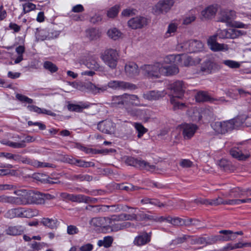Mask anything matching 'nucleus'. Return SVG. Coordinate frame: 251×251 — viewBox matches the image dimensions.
I'll return each instance as SVG.
<instances>
[{
	"mask_svg": "<svg viewBox=\"0 0 251 251\" xmlns=\"http://www.w3.org/2000/svg\"><path fill=\"white\" fill-rule=\"evenodd\" d=\"M185 86L182 81L177 80L169 86L174 96H171L170 102L173 105V109L174 111L177 109H183L186 107L185 103L180 102L177 100L176 98L181 99L185 90Z\"/></svg>",
	"mask_w": 251,
	"mask_h": 251,
	"instance_id": "f257e3e1",
	"label": "nucleus"
},
{
	"mask_svg": "<svg viewBox=\"0 0 251 251\" xmlns=\"http://www.w3.org/2000/svg\"><path fill=\"white\" fill-rule=\"evenodd\" d=\"M14 193L20 197H19L18 204L33 203L41 204L44 203L42 194L39 192L21 189L15 191Z\"/></svg>",
	"mask_w": 251,
	"mask_h": 251,
	"instance_id": "f03ea898",
	"label": "nucleus"
},
{
	"mask_svg": "<svg viewBox=\"0 0 251 251\" xmlns=\"http://www.w3.org/2000/svg\"><path fill=\"white\" fill-rule=\"evenodd\" d=\"M119 54L116 50L109 49L101 54L100 58L112 69H115L119 59Z\"/></svg>",
	"mask_w": 251,
	"mask_h": 251,
	"instance_id": "7ed1b4c3",
	"label": "nucleus"
},
{
	"mask_svg": "<svg viewBox=\"0 0 251 251\" xmlns=\"http://www.w3.org/2000/svg\"><path fill=\"white\" fill-rule=\"evenodd\" d=\"M162 64L157 62L151 65H144L141 70L144 75L150 78H159L162 75Z\"/></svg>",
	"mask_w": 251,
	"mask_h": 251,
	"instance_id": "20e7f679",
	"label": "nucleus"
},
{
	"mask_svg": "<svg viewBox=\"0 0 251 251\" xmlns=\"http://www.w3.org/2000/svg\"><path fill=\"white\" fill-rule=\"evenodd\" d=\"M235 12L232 10H224L221 12L219 22L225 23L227 25L235 26L237 28H244L245 25L241 23L233 22L235 17Z\"/></svg>",
	"mask_w": 251,
	"mask_h": 251,
	"instance_id": "39448f33",
	"label": "nucleus"
},
{
	"mask_svg": "<svg viewBox=\"0 0 251 251\" xmlns=\"http://www.w3.org/2000/svg\"><path fill=\"white\" fill-rule=\"evenodd\" d=\"M69 84L72 86L74 88L80 91H85L86 90H89L92 93L96 94L100 92H103L106 90V86L98 87L91 82L82 83L75 82H69Z\"/></svg>",
	"mask_w": 251,
	"mask_h": 251,
	"instance_id": "423d86ee",
	"label": "nucleus"
},
{
	"mask_svg": "<svg viewBox=\"0 0 251 251\" xmlns=\"http://www.w3.org/2000/svg\"><path fill=\"white\" fill-rule=\"evenodd\" d=\"M125 162L129 166H132L140 170H145L148 171H153L155 169V166L142 159L135 158L131 156L126 157Z\"/></svg>",
	"mask_w": 251,
	"mask_h": 251,
	"instance_id": "0eeeda50",
	"label": "nucleus"
},
{
	"mask_svg": "<svg viewBox=\"0 0 251 251\" xmlns=\"http://www.w3.org/2000/svg\"><path fill=\"white\" fill-rule=\"evenodd\" d=\"M12 159L17 162H22L24 163L31 165L37 168L53 167V165L52 164L41 162L35 160H31L27 158L23 157L18 154H13Z\"/></svg>",
	"mask_w": 251,
	"mask_h": 251,
	"instance_id": "6e6552de",
	"label": "nucleus"
},
{
	"mask_svg": "<svg viewBox=\"0 0 251 251\" xmlns=\"http://www.w3.org/2000/svg\"><path fill=\"white\" fill-rule=\"evenodd\" d=\"M174 3V0H163L159 1L153 8L156 15L166 13L170 10Z\"/></svg>",
	"mask_w": 251,
	"mask_h": 251,
	"instance_id": "1a4fd4ad",
	"label": "nucleus"
},
{
	"mask_svg": "<svg viewBox=\"0 0 251 251\" xmlns=\"http://www.w3.org/2000/svg\"><path fill=\"white\" fill-rule=\"evenodd\" d=\"M240 34V31L232 28L228 29H218L216 34L213 36L219 37L220 39H234L238 37Z\"/></svg>",
	"mask_w": 251,
	"mask_h": 251,
	"instance_id": "9d476101",
	"label": "nucleus"
},
{
	"mask_svg": "<svg viewBox=\"0 0 251 251\" xmlns=\"http://www.w3.org/2000/svg\"><path fill=\"white\" fill-rule=\"evenodd\" d=\"M207 44L210 50L214 51H226L228 50V46L217 42L216 36H210L207 40Z\"/></svg>",
	"mask_w": 251,
	"mask_h": 251,
	"instance_id": "9b49d317",
	"label": "nucleus"
},
{
	"mask_svg": "<svg viewBox=\"0 0 251 251\" xmlns=\"http://www.w3.org/2000/svg\"><path fill=\"white\" fill-rule=\"evenodd\" d=\"M183 47L187 52H194L202 50L203 48V44L200 41L191 40L186 42Z\"/></svg>",
	"mask_w": 251,
	"mask_h": 251,
	"instance_id": "f8f14e48",
	"label": "nucleus"
},
{
	"mask_svg": "<svg viewBox=\"0 0 251 251\" xmlns=\"http://www.w3.org/2000/svg\"><path fill=\"white\" fill-rule=\"evenodd\" d=\"M212 126L215 132L219 134H225L232 130L231 124L229 123L228 120L223 122H215Z\"/></svg>",
	"mask_w": 251,
	"mask_h": 251,
	"instance_id": "ddd939ff",
	"label": "nucleus"
},
{
	"mask_svg": "<svg viewBox=\"0 0 251 251\" xmlns=\"http://www.w3.org/2000/svg\"><path fill=\"white\" fill-rule=\"evenodd\" d=\"M147 19L142 16H137L128 21V25L133 29L142 28L147 25Z\"/></svg>",
	"mask_w": 251,
	"mask_h": 251,
	"instance_id": "4468645a",
	"label": "nucleus"
},
{
	"mask_svg": "<svg viewBox=\"0 0 251 251\" xmlns=\"http://www.w3.org/2000/svg\"><path fill=\"white\" fill-rule=\"evenodd\" d=\"M115 127V124L110 120L100 122L98 125V129L100 131L106 134L114 133Z\"/></svg>",
	"mask_w": 251,
	"mask_h": 251,
	"instance_id": "2eb2a0df",
	"label": "nucleus"
},
{
	"mask_svg": "<svg viewBox=\"0 0 251 251\" xmlns=\"http://www.w3.org/2000/svg\"><path fill=\"white\" fill-rule=\"evenodd\" d=\"M182 135L185 140L191 139L194 135L198 127L194 124H185L182 125Z\"/></svg>",
	"mask_w": 251,
	"mask_h": 251,
	"instance_id": "dca6fc26",
	"label": "nucleus"
},
{
	"mask_svg": "<svg viewBox=\"0 0 251 251\" xmlns=\"http://www.w3.org/2000/svg\"><path fill=\"white\" fill-rule=\"evenodd\" d=\"M114 216L111 218L108 217L94 218L90 221V224L97 227H105L109 224H112Z\"/></svg>",
	"mask_w": 251,
	"mask_h": 251,
	"instance_id": "f3484780",
	"label": "nucleus"
},
{
	"mask_svg": "<svg viewBox=\"0 0 251 251\" xmlns=\"http://www.w3.org/2000/svg\"><path fill=\"white\" fill-rule=\"evenodd\" d=\"M125 107L129 105L141 106L140 99L137 95L124 93Z\"/></svg>",
	"mask_w": 251,
	"mask_h": 251,
	"instance_id": "a211bd4d",
	"label": "nucleus"
},
{
	"mask_svg": "<svg viewBox=\"0 0 251 251\" xmlns=\"http://www.w3.org/2000/svg\"><path fill=\"white\" fill-rule=\"evenodd\" d=\"M166 93L164 91H150L143 95V97L149 100H156L165 96Z\"/></svg>",
	"mask_w": 251,
	"mask_h": 251,
	"instance_id": "6ab92c4d",
	"label": "nucleus"
},
{
	"mask_svg": "<svg viewBox=\"0 0 251 251\" xmlns=\"http://www.w3.org/2000/svg\"><path fill=\"white\" fill-rule=\"evenodd\" d=\"M151 241V235L147 232H143L136 236L134 241L133 244L137 246L145 245Z\"/></svg>",
	"mask_w": 251,
	"mask_h": 251,
	"instance_id": "aec40b11",
	"label": "nucleus"
},
{
	"mask_svg": "<svg viewBox=\"0 0 251 251\" xmlns=\"http://www.w3.org/2000/svg\"><path fill=\"white\" fill-rule=\"evenodd\" d=\"M125 72L127 75L133 77L137 75L139 73L138 66L134 62H129L125 66Z\"/></svg>",
	"mask_w": 251,
	"mask_h": 251,
	"instance_id": "412c9836",
	"label": "nucleus"
},
{
	"mask_svg": "<svg viewBox=\"0 0 251 251\" xmlns=\"http://www.w3.org/2000/svg\"><path fill=\"white\" fill-rule=\"evenodd\" d=\"M217 11V8L214 5H210L201 12L202 19H210L213 18Z\"/></svg>",
	"mask_w": 251,
	"mask_h": 251,
	"instance_id": "4be33fe9",
	"label": "nucleus"
},
{
	"mask_svg": "<svg viewBox=\"0 0 251 251\" xmlns=\"http://www.w3.org/2000/svg\"><path fill=\"white\" fill-rule=\"evenodd\" d=\"M249 118L245 116H238L232 119L229 120V123L231 124L232 130L242 126L246 120Z\"/></svg>",
	"mask_w": 251,
	"mask_h": 251,
	"instance_id": "5701e85b",
	"label": "nucleus"
},
{
	"mask_svg": "<svg viewBox=\"0 0 251 251\" xmlns=\"http://www.w3.org/2000/svg\"><path fill=\"white\" fill-rule=\"evenodd\" d=\"M215 64L209 59H207L201 65L200 72L205 74H210L215 67Z\"/></svg>",
	"mask_w": 251,
	"mask_h": 251,
	"instance_id": "b1692460",
	"label": "nucleus"
},
{
	"mask_svg": "<svg viewBox=\"0 0 251 251\" xmlns=\"http://www.w3.org/2000/svg\"><path fill=\"white\" fill-rule=\"evenodd\" d=\"M230 154L233 158L240 161L245 160L250 156L249 153H243L238 148L231 149L230 151Z\"/></svg>",
	"mask_w": 251,
	"mask_h": 251,
	"instance_id": "393cba45",
	"label": "nucleus"
},
{
	"mask_svg": "<svg viewBox=\"0 0 251 251\" xmlns=\"http://www.w3.org/2000/svg\"><path fill=\"white\" fill-rule=\"evenodd\" d=\"M111 104L113 106L122 108L125 107L124 94L119 96H114L112 98Z\"/></svg>",
	"mask_w": 251,
	"mask_h": 251,
	"instance_id": "a878e982",
	"label": "nucleus"
},
{
	"mask_svg": "<svg viewBox=\"0 0 251 251\" xmlns=\"http://www.w3.org/2000/svg\"><path fill=\"white\" fill-rule=\"evenodd\" d=\"M162 75H172L177 74L179 72L178 67L176 65L165 67L162 65Z\"/></svg>",
	"mask_w": 251,
	"mask_h": 251,
	"instance_id": "bb28decb",
	"label": "nucleus"
},
{
	"mask_svg": "<svg viewBox=\"0 0 251 251\" xmlns=\"http://www.w3.org/2000/svg\"><path fill=\"white\" fill-rule=\"evenodd\" d=\"M136 86L130 82L124 81L117 80V90H135Z\"/></svg>",
	"mask_w": 251,
	"mask_h": 251,
	"instance_id": "cd10ccee",
	"label": "nucleus"
},
{
	"mask_svg": "<svg viewBox=\"0 0 251 251\" xmlns=\"http://www.w3.org/2000/svg\"><path fill=\"white\" fill-rule=\"evenodd\" d=\"M23 208L20 207L9 210L6 213V217L9 219L15 217H22Z\"/></svg>",
	"mask_w": 251,
	"mask_h": 251,
	"instance_id": "c85d7f7f",
	"label": "nucleus"
},
{
	"mask_svg": "<svg viewBox=\"0 0 251 251\" xmlns=\"http://www.w3.org/2000/svg\"><path fill=\"white\" fill-rule=\"evenodd\" d=\"M23 232L24 228L20 226H10L5 230L7 234L13 236L20 235Z\"/></svg>",
	"mask_w": 251,
	"mask_h": 251,
	"instance_id": "c756f323",
	"label": "nucleus"
},
{
	"mask_svg": "<svg viewBox=\"0 0 251 251\" xmlns=\"http://www.w3.org/2000/svg\"><path fill=\"white\" fill-rule=\"evenodd\" d=\"M137 216L135 214H127L123 213L119 216H114L113 220L114 221H124V220H137Z\"/></svg>",
	"mask_w": 251,
	"mask_h": 251,
	"instance_id": "7c9ffc66",
	"label": "nucleus"
},
{
	"mask_svg": "<svg viewBox=\"0 0 251 251\" xmlns=\"http://www.w3.org/2000/svg\"><path fill=\"white\" fill-rule=\"evenodd\" d=\"M219 233L224 234V236H223L222 238L223 241H227L234 240L237 237L235 232H233L232 231L229 230H222L219 231Z\"/></svg>",
	"mask_w": 251,
	"mask_h": 251,
	"instance_id": "2f4dec72",
	"label": "nucleus"
},
{
	"mask_svg": "<svg viewBox=\"0 0 251 251\" xmlns=\"http://www.w3.org/2000/svg\"><path fill=\"white\" fill-rule=\"evenodd\" d=\"M86 66L87 68L94 70H97L100 68V65L97 61L96 57L94 56L90 57L86 60Z\"/></svg>",
	"mask_w": 251,
	"mask_h": 251,
	"instance_id": "473e14b6",
	"label": "nucleus"
},
{
	"mask_svg": "<svg viewBox=\"0 0 251 251\" xmlns=\"http://www.w3.org/2000/svg\"><path fill=\"white\" fill-rule=\"evenodd\" d=\"M41 223L45 226H46L51 229L56 228L57 227L58 221L56 219L43 218Z\"/></svg>",
	"mask_w": 251,
	"mask_h": 251,
	"instance_id": "72a5a7b5",
	"label": "nucleus"
},
{
	"mask_svg": "<svg viewBox=\"0 0 251 251\" xmlns=\"http://www.w3.org/2000/svg\"><path fill=\"white\" fill-rule=\"evenodd\" d=\"M167 220L170 222L172 224L175 226H183L188 225L189 224V221L186 220V219H182L178 217L172 218L171 217H168Z\"/></svg>",
	"mask_w": 251,
	"mask_h": 251,
	"instance_id": "f704fd0d",
	"label": "nucleus"
},
{
	"mask_svg": "<svg viewBox=\"0 0 251 251\" xmlns=\"http://www.w3.org/2000/svg\"><path fill=\"white\" fill-rule=\"evenodd\" d=\"M112 222L111 230L113 231H117L122 230L126 228H128L131 226V224L130 222H126L122 223L113 224Z\"/></svg>",
	"mask_w": 251,
	"mask_h": 251,
	"instance_id": "c9c22d12",
	"label": "nucleus"
},
{
	"mask_svg": "<svg viewBox=\"0 0 251 251\" xmlns=\"http://www.w3.org/2000/svg\"><path fill=\"white\" fill-rule=\"evenodd\" d=\"M70 179L72 180H79L80 181H90L93 180V176L89 175H74L71 176L70 177Z\"/></svg>",
	"mask_w": 251,
	"mask_h": 251,
	"instance_id": "e433bc0d",
	"label": "nucleus"
},
{
	"mask_svg": "<svg viewBox=\"0 0 251 251\" xmlns=\"http://www.w3.org/2000/svg\"><path fill=\"white\" fill-rule=\"evenodd\" d=\"M219 165L225 171H233L235 169V167L231 164L230 162L225 159L220 161Z\"/></svg>",
	"mask_w": 251,
	"mask_h": 251,
	"instance_id": "4c0bfd02",
	"label": "nucleus"
},
{
	"mask_svg": "<svg viewBox=\"0 0 251 251\" xmlns=\"http://www.w3.org/2000/svg\"><path fill=\"white\" fill-rule=\"evenodd\" d=\"M195 99L198 102H204L210 100V96L205 92H199L195 96Z\"/></svg>",
	"mask_w": 251,
	"mask_h": 251,
	"instance_id": "58836bf2",
	"label": "nucleus"
},
{
	"mask_svg": "<svg viewBox=\"0 0 251 251\" xmlns=\"http://www.w3.org/2000/svg\"><path fill=\"white\" fill-rule=\"evenodd\" d=\"M19 197H8L5 195L0 196V202H7L18 204Z\"/></svg>",
	"mask_w": 251,
	"mask_h": 251,
	"instance_id": "ea45409f",
	"label": "nucleus"
},
{
	"mask_svg": "<svg viewBox=\"0 0 251 251\" xmlns=\"http://www.w3.org/2000/svg\"><path fill=\"white\" fill-rule=\"evenodd\" d=\"M107 35L110 38L116 40L121 36L122 33L117 28H113L107 31Z\"/></svg>",
	"mask_w": 251,
	"mask_h": 251,
	"instance_id": "a19ab883",
	"label": "nucleus"
},
{
	"mask_svg": "<svg viewBox=\"0 0 251 251\" xmlns=\"http://www.w3.org/2000/svg\"><path fill=\"white\" fill-rule=\"evenodd\" d=\"M43 67L46 70H48L51 73H54L58 70V67L55 64L49 61H46L44 63Z\"/></svg>",
	"mask_w": 251,
	"mask_h": 251,
	"instance_id": "79ce46f5",
	"label": "nucleus"
},
{
	"mask_svg": "<svg viewBox=\"0 0 251 251\" xmlns=\"http://www.w3.org/2000/svg\"><path fill=\"white\" fill-rule=\"evenodd\" d=\"M176 58H178V60H181L183 61V65L184 66L188 67L192 65L193 64V61L192 58L190 56H186L182 54L177 55Z\"/></svg>",
	"mask_w": 251,
	"mask_h": 251,
	"instance_id": "37998d69",
	"label": "nucleus"
},
{
	"mask_svg": "<svg viewBox=\"0 0 251 251\" xmlns=\"http://www.w3.org/2000/svg\"><path fill=\"white\" fill-rule=\"evenodd\" d=\"M90 197L85 196L83 195H74L72 201L76 202H88V200Z\"/></svg>",
	"mask_w": 251,
	"mask_h": 251,
	"instance_id": "c03bdc74",
	"label": "nucleus"
},
{
	"mask_svg": "<svg viewBox=\"0 0 251 251\" xmlns=\"http://www.w3.org/2000/svg\"><path fill=\"white\" fill-rule=\"evenodd\" d=\"M38 179L44 183H47L49 184H56L60 182L59 181H54V179L51 178L49 176H43L39 175V176H37Z\"/></svg>",
	"mask_w": 251,
	"mask_h": 251,
	"instance_id": "a18cd8bd",
	"label": "nucleus"
},
{
	"mask_svg": "<svg viewBox=\"0 0 251 251\" xmlns=\"http://www.w3.org/2000/svg\"><path fill=\"white\" fill-rule=\"evenodd\" d=\"M134 127L138 132L137 137L138 138H141L144 134L146 133L148 131L147 129H146L141 124L135 123H134Z\"/></svg>",
	"mask_w": 251,
	"mask_h": 251,
	"instance_id": "49530a36",
	"label": "nucleus"
},
{
	"mask_svg": "<svg viewBox=\"0 0 251 251\" xmlns=\"http://www.w3.org/2000/svg\"><path fill=\"white\" fill-rule=\"evenodd\" d=\"M87 107L88 105H86L84 104L81 105L74 104H69L68 105V108L69 110L78 112H81L84 108Z\"/></svg>",
	"mask_w": 251,
	"mask_h": 251,
	"instance_id": "de8ad7c7",
	"label": "nucleus"
},
{
	"mask_svg": "<svg viewBox=\"0 0 251 251\" xmlns=\"http://www.w3.org/2000/svg\"><path fill=\"white\" fill-rule=\"evenodd\" d=\"M79 167L88 168L94 167L95 163L92 162H87L81 159H77L75 165Z\"/></svg>",
	"mask_w": 251,
	"mask_h": 251,
	"instance_id": "09e8293b",
	"label": "nucleus"
},
{
	"mask_svg": "<svg viewBox=\"0 0 251 251\" xmlns=\"http://www.w3.org/2000/svg\"><path fill=\"white\" fill-rule=\"evenodd\" d=\"M120 9V6L118 5H115L112 7L107 11V15L110 18H113L115 17L118 14Z\"/></svg>",
	"mask_w": 251,
	"mask_h": 251,
	"instance_id": "8fccbe9b",
	"label": "nucleus"
},
{
	"mask_svg": "<svg viewBox=\"0 0 251 251\" xmlns=\"http://www.w3.org/2000/svg\"><path fill=\"white\" fill-rule=\"evenodd\" d=\"M88 35L90 39L95 40L100 37V33L98 29L91 28L88 31Z\"/></svg>",
	"mask_w": 251,
	"mask_h": 251,
	"instance_id": "3c124183",
	"label": "nucleus"
},
{
	"mask_svg": "<svg viewBox=\"0 0 251 251\" xmlns=\"http://www.w3.org/2000/svg\"><path fill=\"white\" fill-rule=\"evenodd\" d=\"M223 236L215 235L206 238L207 245H212L216 243L218 241L222 240Z\"/></svg>",
	"mask_w": 251,
	"mask_h": 251,
	"instance_id": "603ef678",
	"label": "nucleus"
},
{
	"mask_svg": "<svg viewBox=\"0 0 251 251\" xmlns=\"http://www.w3.org/2000/svg\"><path fill=\"white\" fill-rule=\"evenodd\" d=\"M223 64L232 69L239 68L240 67V64L239 62L231 60L223 61Z\"/></svg>",
	"mask_w": 251,
	"mask_h": 251,
	"instance_id": "864d4df0",
	"label": "nucleus"
},
{
	"mask_svg": "<svg viewBox=\"0 0 251 251\" xmlns=\"http://www.w3.org/2000/svg\"><path fill=\"white\" fill-rule=\"evenodd\" d=\"M247 244H243L241 242L236 243L234 244H228L225 249L228 250H233L236 249L242 248L244 247H246Z\"/></svg>",
	"mask_w": 251,
	"mask_h": 251,
	"instance_id": "5fc2aeb1",
	"label": "nucleus"
},
{
	"mask_svg": "<svg viewBox=\"0 0 251 251\" xmlns=\"http://www.w3.org/2000/svg\"><path fill=\"white\" fill-rule=\"evenodd\" d=\"M35 215V212L32 209L29 208L25 209L23 208V218H29L31 217H33Z\"/></svg>",
	"mask_w": 251,
	"mask_h": 251,
	"instance_id": "6e6d98bb",
	"label": "nucleus"
},
{
	"mask_svg": "<svg viewBox=\"0 0 251 251\" xmlns=\"http://www.w3.org/2000/svg\"><path fill=\"white\" fill-rule=\"evenodd\" d=\"M23 13L25 14L27 12L34 10L36 8V5L30 2L25 3L23 4Z\"/></svg>",
	"mask_w": 251,
	"mask_h": 251,
	"instance_id": "4d7b16f0",
	"label": "nucleus"
},
{
	"mask_svg": "<svg viewBox=\"0 0 251 251\" xmlns=\"http://www.w3.org/2000/svg\"><path fill=\"white\" fill-rule=\"evenodd\" d=\"M6 145L10 147L13 148H23L25 147V141H22V142L20 143H17V142H10L8 141Z\"/></svg>",
	"mask_w": 251,
	"mask_h": 251,
	"instance_id": "13d9d810",
	"label": "nucleus"
},
{
	"mask_svg": "<svg viewBox=\"0 0 251 251\" xmlns=\"http://www.w3.org/2000/svg\"><path fill=\"white\" fill-rule=\"evenodd\" d=\"M16 98L17 100L21 102H25L28 103H32L33 102V100L32 99L20 94H17L16 95Z\"/></svg>",
	"mask_w": 251,
	"mask_h": 251,
	"instance_id": "bf43d9fd",
	"label": "nucleus"
},
{
	"mask_svg": "<svg viewBox=\"0 0 251 251\" xmlns=\"http://www.w3.org/2000/svg\"><path fill=\"white\" fill-rule=\"evenodd\" d=\"M225 201L222 198L218 197L215 199L209 200V205L216 206L221 204H225Z\"/></svg>",
	"mask_w": 251,
	"mask_h": 251,
	"instance_id": "052dcab7",
	"label": "nucleus"
},
{
	"mask_svg": "<svg viewBox=\"0 0 251 251\" xmlns=\"http://www.w3.org/2000/svg\"><path fill=\"white\" fill-rule=\"evenodd\" d=\"M79 230L76 226L73 225L68 226L67 227V233L69 235H74L78 233Z\"/></svg>",
	"mask_w": 251,
	"mask_h": 251,
	"instance_id": "680f3d73",
	"label": "nucleus"
},
{
	"mask_svg": "<svg viewBox=\"0 0 251 251\" xmlns=\"http://www.w3.org/2000/svg\"><path fill=\"white\" fill-rule=\"evenodd\" d=\"M179 165L183 168H189L192 166L193 163L189 159H182Z\"/></svg>",
	"mask_w": 251,
	"mask_h": 251,
	"instance_id": "e2e57ef3",
	"label": "nucleus"
},
{
	"mask_svg": "<svg viewBox=\"0 0 251 251\" xmlns=\"http://www.w3.org/2000/svg\"><path fill=\"white\" fill-rule=\"evenodd\" d=\"M86 209L94 213H97L101 210V208L99 205H89L86 207Z\"/></svg>",
	"mask_w": 251,
	"mask_h": 251,
	"instance_id": "0e129e2a",
	"label": "nucleus"
},
{
	"mask_svg": "<svg viewBox=\"0 0 251 251\" xmlns=\"http://www.w3.org/2000/svg\"><path fill=\"white\" fill-rule=\"evenodd\" d=\"M196 19V17L194 15H189L187 16L183 21V24L184 25H189L192 22L194 21Z\"/></svg>",
	"mask_w": 251,
	"mask_h": 251,
	"instance_id": "69168bd1",
	"label": "nucleus"
},
{
	"mask_svg": "<svg viewBox=\"0 0 251 251\" xmlns=\"http://www.w3.org/2000/svg\"><path fill=\"white\" fill-rule=\"evenodd\" d=\"M104 86L106 87V89L108 87L113 90H117V80H110L108 82L107 85Z\"/></svg>",
	"mask_w": 251,
	"mask_h": 251,
	"instance_id": "338daca9",
	"label": "nucleus"
},
{
	"mask_svg": "<svg viewBox=\"0 0 251 251\" xmlns=\"http://www.w3.org/2000/svg\"><path fill=\"white\" fill-rule=\"evenodd\" d=\"M93 249V245L90 243L85 244L79 248L80 251H91Z\"/></svg>",
	"mask_w": 251,
	"mask_h": 251,
	"instance_id": "774afa93",
	"label": "nucleus"
}]
</instances>
